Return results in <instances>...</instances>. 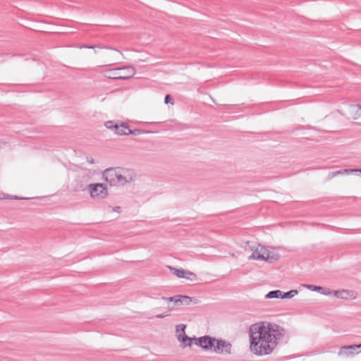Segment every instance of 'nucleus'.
<instances>
[{
  "label": "nucleus",
  "instance_id": "nucleus-6",
  "mask_svg": "<svg viewBox=\"0 0 361 361\" xmlns=\"http://www.w3.org/2000/svg\"><path fill=\"white\" fill-rule=\"evenodd\" d=\"M215 341H216V338L209 336H203L197 338H195V345L202 348L204 350H213V348H214Z\"/></svg>",
  "mask_w": 361,
  "mask_h": 361
},
{
  "label": "nucleus",
  "instance_id": "nucleus-23",
  "mask_svg": "<svg viewBox=\"0 0 361 361\" xmlns=\"http://www.w3.org/2000/svg\"><path fill=\"white\" fill-rule=\"evenodd\" d=\"M164 103L165 104H173V98L170 94H166L164 98Z\"/></svg>",
  "mask_w": 361,
  "mask_h": 361
},
{
  "label": "nucleus",
  "instance_id": "nucleus-31",
  "mask_svg": "<svg viewBox=\"0 0 361 361\" xmlns=\"http://www.w3.org/2000/svg\"><path fill=\"white\" fill-rule=\"evenodd\" d=\"M3 144H5V142L0 140V145Z\"/></svg>",
  "mask_w": 361,
  "mask_h": 361
},
{
  "label": "nucleus",
  "instance_id": "nucleus-32",
  "mask_svg": "<svg viewBox=\"0 0 361 361\" xmlns=\"http://www.w3.org/2000/svg\"><path fill=\"white\" fill-rule=\"evenodd\" d=\"M102 48H105V49H111L110 47H106V46H104V47H103Z\"/></svg>",
  "mask_w": 361,
  "mask_h": 361
},
{
  "label": "nucleus",
  "instance_id": "nucleus-2",
  "mask_svg": "<svg viewBox=\"0 0 361 361\" xmlns=\"http://www.w3.org/2000/svg\"><path fill=\"white\" fill-rule=\"evenodd\" d=\"M103 177L111 186H122L132 180L131 177L128 178L121 173L119 169L114 168L106 169L104 171Z\"/></svg>",
  "mask_w": 361,
  "mask_h": 361
},
{
  "label": "nucleus",
  "instance_id": "nucleus-5",
  "mask_svg": "<svg viewBox=\"0 0 361 361\" xmlns=\"http://www.w3.org/2000/svg\"><path fill=\"white\" fill-rule=\"evenodd\" d=\"M87 190L92 198H104L108 195L107 188L103 183H91L87 185Z\"/></svg>",
  "mask_w": 361,
  "mask_h": 361
},
{
  "label": "nucleus",
  "instance_id": "nucleus-30",
  "mask_svg": "<svg viewBox=\"0 0 361 361\" xmlns=\"http://www.w3.org/2000/svg\"><path fill=\"white\" fill-rule=\"evenodd\" d=\"M113 210H114V212H120V211H121V207H118V206L115 207L113 209Z\"/></svg>",
  "mask_w": 361,
  "mask_h": 361
},
{
  "label": "nucleus",
  "instance_id": "nucleus-1",
  "mask_svg": "<svg viewBox=\"0 0 361 361\" xmlns=\"http://www.w3.org/2000/svg\"><path fill=\"white\" fill-rule=\"evenodd\" d=\"M250 350L257 355L271 354L286 334V329L271 322L252 324L249 330Z\"/></svg>",
  "mask_w": 361,
  "mask_h": 361
},
{
  "label": "nucleus",
  "instance_id": "nucleus-10",
  "mask_svg": "<svg viewBox=\"0 0 361 361\" xmlns=\"http://www.w3.org/2000/svg\"><path fill=\"white\" fill-rule=\"evenodd\" d=\"M185 328H186V325L183 324H179L176 326L177 332L179 331L180 330H181L183 332V334H182V335L180 334L178 336V339L180 342L181 345L183 348H185L187 346H190L192 345V338H190L185 334Z\"/></svg>",
  "mask_w": 361,
  "mask_h": 361
},
{
  "label": "nucleus",
  "instance_id": "nucleus-19",
  "mask_svg": "<svg viewBox=\"0 0 361 361\" xmlns=\"http://www.w3.org/2000/svg\"><path fill=\"white\" fill-rule=\"evenodd\" d=\"M0 199H8V200H23L24 197H18V196H13L10 195H6L5 193L0 194Z\"/></svg>",
  "mask_w": 361,
  "mask_h": 361
},
{
  "label": "nucleus",
  "instance_id": "nucleus-25",
  "mask_svg": "<svg viewBox=\"0 0 361 361\" xmlns=\"http://www.w3.org/2000/svg\"><path fill=\"white\" fill-rule=\"evenodd\" d=\"M169 315V312L168 313H163V314H159L156 315V317H157V318H164V317H167Z\"/></svg>",
  "mask_w": 361,
  "mask_h": 361
},
{
  "label": "nucleus",
  "instance_id": "nucleus-14",
  "mask_svg": "<svg viewBox=\"0 0 361 361\" xmlns=\"http://www.w3.org/2000/svg\"><path fill=\"white\" fill-rule=\"evenodd\" d=\"M282 291L280 290H275L269 291L266 295V298H281Z\"/></svg>",
  "mask_w": 361,
  "mask_h": 361
},
{
  "label": "nucleus",
  "instance_id": "nucleus-17",
  "mask_svg": "<svg viewBox=\"0 0 361 361\" xmlns=\"http://www.w3.org/2000/svg\"><path fill=\"white\" fill-rule=\"evenodd\" d=\"M361 348V343L358 345H344L341 347L340 354L343 353L344 351L348 350L350 349L357 350Z\"/></svg>",
  "mask_w": 361,
  "mask_h": 361
},
{
  "label": "nucleus",
  "instance_id": "nucleus-20",
  "mask_svg": "<svg viewBox=\"0 0 361 361\" xmlns=\"http://www.w3.org/2000/svg\"><path fill=\"white\" fill-rule=\"evenodd\" d=\"M353 350H355L354 349H350L348 350H346V351H344L343 353L340 354V352H341V348L339 349L338 350V356H341V357H348V356H353L355 355Z\"/></svg>",
  "mask_w": 361,
  "mask_h": 361
},
{
  "label": "nucleus",
  "instance_id": "nucleus-9",
  "mask_svg": "<svg viewBox=\"0 0 361 361\" xmlns=\"http://www.w3.org/2000/svg\"><path fill=\"white\" fill-rule=\"evenodd\" d=\"M168 267L169 268L171 271L178 278L185 279L191 281H195L197 279V275L195 273L191 272L188 270H185L183 269H177L170 266Z\"/></svg>",
  "mask_w": 361,
  "mask_h": 361
},
{
  "label": "nucleus",
  "instance_id": "nucleus-18",
  "mask_svg": "<svg viewBox=\"0 0 361 361\" xmlns=\"http://www.w3.org/2000/svg\"><path fill=\"white\" fill-rule=\"evenodd\" d=\"M345 172H347L346 169H341V170H338V171H332L329 173L328 179H331L338 175L345 174Z\"/></svg>",
  "mask_w": 361,
  "mask_h": 361
},
{
  "label": "nucleus",
  "instance_id": "nucleus-13",
  "mask_svg": "<svg viewBox=\"0 0 361 361\" xmlns=\"http://www.w3.org/2000/svg\"><path fill=\"white\" fill-rule=\"evenodd\" d=\"M331 295L334 296L338 298H342V299H348L349 297L352 296L353 292L348 291L346 290H332L331 291Z\"/></svg>",
  "mask_w": 361,
  "mask_h": 361
},
{
  "label": "nucleus",
  "instance_id": "nucleus-4",
  "mask_svg": "<svg viewBox=\"0 0 361 361\" xmlns=\"http://www.w3.org/2000/svg\"><path fill=\"white\" fill-rule=\"evenodd\" d=\"M280 255L278 253H273L271 255L268 249L260 244H259L252 254L249 257L250 259L265 261L269 263L276 262L279 259Z\"/></svg>",
  "mask_w": 361,
  "mask_h": 361
},
{
  "label": "nucleus",
  "instance_id": "nucleus-29",
  "mask_svg": "<svg viewBox=\"0 0 361 361\" xmlns=\"http://www.w3.org/2000/svg\"><path fill=\"white\" fill-rule=\"evenodd\" d=\"M87 161L90 164H93L94 163V159L91 157H87Z\"/></svg>",
  "mask_w": 361,
  "mask_h": 361
},
{
  "label": "nucleus",
  "instance_id": "nucleus-8",
  "mask_svg": "<svg viewBox=\"0 0 361 361\" xmlns=\"http://www.w3.org/2000/svg\"><path fill=\"white\" fill-rule=\"evenodd\" d=\"M232 345L227 341L216 339L213 351L218 354L231 355Z\"/></svg>",
  "mask_w": 361,
  "mask_h": 361
},
{
  "label": "nucleus",
  "instance_id": "nucleus-12",
  "mask_svg": "<svg viewBox=\"0 0 361 361\" xmlns=\"http://www.w3.org/2000/svg\"><path fill=\"white\" fill-rule=\"evenodd\" d=\"M72 186L74 192L85 191L87 189V185L84 183L83 178L80 177L74 180Z\"/></svg>",
  "mask_w": 361,
  "mask_h": 361
},
{
  "label": "nucleus",
  "instance_id": "nucleus-11",
  "mask_svg": "<svg viewBox=\"0 0 361 361\" xmlns=\"http://www.w3.org/2000/svg\"><path fill=\"white\" fill-rule=\"evenodd\" d=\"M303 286L306 288H307L308 290H310L311 291H316V292H318L320 294L324 295H331V290H329V289H327L324 287L317 286L312 285V284H305Z\"/></svg>",
  "mask_w": 361,
  "mask_h": 361
},
{
  "label": "nucleus",
  "instance_id": "nucleus-27",
  "mask_svg": "<svg viewBox=\"0 0 361 361\" xmlns=\"http://www.w3.org/2000/svg\"><path fill=\"white\" fill-rule=\"evenodd\" d=\"M182 295H179V300L177 299V302H176V305H183V301H182Z\"/></svg>",
  "mask_w": 361,
  "mask_h": 361
},
{
  "label": "nucleus",
  "instance_id": "nucleus-15",
  "mask_svg": "<svg viewBox=\"0 0 361 361\" xmlns=\"http://www.w3.org/2000/svg\"><path fill=\"white\" fill-rule=\"evenodd\" d=\"M152 133V132L149 131V130H141V129L130 130L129 128L127 133H128V135H140L142 134H147V133Z\"/></svg>",
  "mask_w": 361,
  "mask_h": 361
},
{
  "label": "nucleus",
  "instance_id": "nucleus-26",
  "mask_svg": "<svg viewBox=\"0 0 361 361\" xmlns=\"http://www.w3.org/2000/svg\"><path fill=\"white\" fill-rule=\"evenodd\" d=\"M350 109H357L361 110V106L360 104L350 105Z\"/></svg>",
  "mask_w": 361,
  "mask_h": 361
},
{
  "label": "nucleus",
  "instance_id": "nucleus-3",
  "mask_svg": "<svg viewBox=\"0 0 361 361\" xmlns=\"http://www.w3.org/2000/svg\"><path fill=\"white\" fill-rule=\"evenodd\" d=\"M135 73V68L128 66L106 70L104 71V76L113 80H126L133 78Z\"/></svg>",
  "mask_w": 361,
  "mask_h": 361
},
{
  "label": "nucleus",
  "instance_id": "nucleus-21",
  "mask_svg": "<svg viewBox=\"0 0 361 361\" xmlns=\"http://www.w3.org/2000/svg\"><path fill=\"white\" fill-rule=\"evenodd\" d=\"M161 299L164 300H166V301H169V302H174L176 304V302H177V299L179 300V295H174V296L169 297V298L162 297Z\"/></svg>",
  "mask_w": 361,
  "mask_h": 361
},
{
  "label": "nucleus",
  "instance_id": "nucleus-33",
  "mask_svg": "<svg viewBox=\"0 0 361 361\" xmlns=\"http://www.w3.org/2000/svg\"><path fill=\"white\" fill-rule=\"evenodd\" d=\"M359 172H360V173H361V169H359Z\"/></svg>",
  "mask_w": 361,
  "mask_h": 361
},
{
  "label": "nucleus",
  "instance_id": "nucleus-24",
  "mask_svg": "<svg viewBox=\"0 0 361 361\" xmlns=\"http://www.w3.org/2000/svg\"><path fill=\"white\" fill-rule=\"evenodd\" d=\"M80 49H94L96 46L94 45H88V44H82L78 47Z\"/></svg>",
  "mask_w": 361,
  "mask_h": 361
},
{
  "label": "nucleus",
  "instance_id": "nucleus-28",
  "mask_svg": "<svg viewBox=\"0 0 361 361\" xmlns=\"http://www.w3.org/2000/svg\"><path fill=\"white\" fill-rule=\"evenodd\" d=\"M346 171H347V172H345V173H353V172L359 171V169H346Z\"/></svg>",
  "mask_w": 361,
  "mask_h": 361
},
{
  "label": "nucleus",
  "instance_id": "nucleus-16",
  "mask_svg": "<svg viewBox=\"0 0 361 361\" xmlns=\"http://www.w3.org/2000/svg\"><path fill=\"white\" fill-rule=\"evenodd\" d=\"M298 290H290L288 292H286V293H283L282 292L281 293V298L283 299V298H291L293 297H294L295 295L298 294Z\"/></svg>",
  "mask_w": 361,
  "mask_h": 361
},
{
  "label": "nucleus",
  "instance_id": "nucleus-7",
  "mask_svg": "<svg viewBox=\"0 0 361 361\" xmlns=\"http://www.w3.org/2000/svg\"><path fill=\"white\" fill-rule=\"evenodd\" d=\"M104 126L106 128L114 130L118 135H128L129 126L126 123L123 122L119 125L114 121H108L105 122Z\"/></svg>",
  "mask_w": 361,
  "mask_h": 361
},
{
  "label": "nucleus",
  "instance_id": "nucleus-22",
  "mask_svg": "<svg viewBox=\"0 0 361 361\" xmlns=\"http://www.w3.org/2000/svg\"><path fill=\"white\" fill-rule=\"evenodd\" d=\"M183 305H188L192 302V298L188 295H182Z\"/></svg>",
  "mask_w": 361,
  "mask_h": 361
}]
</instances>
